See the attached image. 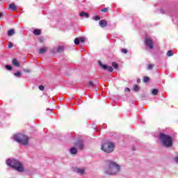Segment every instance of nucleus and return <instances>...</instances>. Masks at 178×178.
Here are the masks:
<instances>
[{"instance_id":"1","label":"nucleus","mask_w":178,"mask_h":178,"mask_svg":"<svg viewBox=\"0 0 178 178\" xmlns=\"http://www.w3.org/2000/svg\"><path fill=\"white\" fill-rule=\"evenodd\" d=\"M106 175H116L120 172V165L111 160H106L105 162Z\"/></svg>"},{"instance_id":"2","label":"nucleus","mask_w":178,"mask_h":178,"mask_svg":"<svg viewBox=\"0 0 178 178\" xmlns=\"http://www.w3.org/2000/svg\"><path fill=\"white\" fill-rule=\"evenodd\" d=\"M8 166H10L13 169H15L17 172H24V167L23 164L16 159H8L6 161Z\"/></svg>"},{"instance_id":"3","label":"nucleus","mask_w":178,"mask_h":178,"mask_svg":"<svg viewBox=\"0 0 178 178\" xmlns=\"http://www.w3.org/2000/svg\"><path fill=\"white\" fill-rule=\"evenodd\" d=\"M160 140L161 144L166 147V148H170L173 145V139L170 136L166 135L165 134H160Z\"/></svg>"},{"instance_id":"4","label":"nucleus","mask_w":178,"mask_h":178,"mask_svg":"<svg viewBox=\"0 0 178 178\" xmlns=\"http://www.w3.org/2000/svg\"><path fill=\"white\" fill-rule=\"evenodd\" d=\"M14 140L22 145H29V136L23 134H17L14 135Z\"/></svg>"},{"instance_id":"5","label":"nucleus","mask_w":178,"mask_h":178,"mask_svg":"<svg viewBox=\"0 0 178 178\" xmlns=\"http://www.w3.org/2000/svg\"><path fill=\"white\" fill-rule=\"evenodd\" d=\"M115 143L112 142H106L101 146V150L107 154H111L115 151Z\"/></svg>"},{"instance_id":"6","label":"nucleus","mask_w":178,"mask_h":178,"mask_svg":"<svg viewBox=\"0 0 178 178\" xmlns=\"http://www.w3.org/2000/svg\"><path fill=\"white\" fill-rule=\"evenodd\" d=\"M145 45L148 47L149 49H154V41L150 38H145Z\"/></svg>"},{"instance_id":"7","label":"nucleus","mask_w":178,"mask_h":178,"mask_svg":"<svg viewBox=\"0 0 178 178\" xmlns=\"http://www.w3.org/2000/svg\"><path fill=\"white\" fill-rule=\"evenodd\" d=\"M99 65L104 70H108V72H113V68L111 66L105 65L102 64V63L101 61H99Z\"/></svg>"},{"instance_id":"8","label":"nucleus","mask_w":178,"mask_h":178,"mask_svg":"<svg viewBox=\"0 0 178 178\" xmlns=\"http://www.w3.org/2000/svg\"><path fill=\"white\" fill-rule=\"evenodd\" d=\"M99 24L102 28L106 27L108 26V22L106 19L100 20Z\"/></svg>"},{"instance_id":"9","label":"nucleus","mask_w":178,"mask_h":178,"mask_svg":"<svg viewBox=\"0 0 178 178\" xmlns=\"http://www.w3.org/2000/svg\"><path fill=\"white\" fill-rule=\"evenodd\" d=\"M8 8L13 12H15V10H16V9H17V7L16 6V5L14 3L9 4Z\"/></svg>"},{"instance_id":"10","label":"nucleus","mask_w":178,"mask_h":178,"mask_svg":"<svg viewBox=\"0 0 178 178\" xmlns=\"http://www.w3.org/2000/svg\"><path fill=\"white\" fill-rule=\"evenodd\" d=\"M75 170L79 175H86V170L84 168H76Z\"/></svg>"},{"instance_id":"11","label":"nucleus","mask_w":178,"mask_h":178,"mask_svg":"<svg viewBox=\"0 0 178 178\" xmlns=\"http://www.w3.org/2000/svg\"><path fill=\"white\" fill-rule=\"evenodd\" d=\"M12 63L14 66H16L17 67H19V66H20V63H19V61L15 58L13 59Z\"/></svg>"},{"instance_id":"12","label":"nucleus","mask_w":178,"mask_h":178,"mask_svg":"<svg viewBox=\"0 0 178 178\" xmlns=\"http://www.w3.org/2000/svg\"><path fill=\"white\" fill-rule=\"evenodd\" d=\"M15 33H16V32H15V29H10L8 31V37H12V35H15Z\"/></svg>"},{"instance_id":"13","label":"nucleus","mask_w":178,"mask_h":178,"mask_svg":"<svg viewBox=\"0 0 178 178\" xmlns=\"http://www.w3.org/2000/svg\"><path fill=\"white\" fill-rule=\"evenodd\" d=\"M79 16H81V17H87V18H89L90 17V15H88V13H86V12H81L80 14H79Z\"/></svg>"},{"instance_id":"14","label":"nucleus","mask_w":178,"mask_h":178,"mask_svg":"<svg viewBox=\"0 0 178 178\" xmlns=\"http://www.w3.org/2000/svg\"><path fill=\"white\" fill-rule=\"evenodd\" d=\"M70 153L72 154V155H76V154H77V149L74 147H73L72 148H71L70 149Z\"/></svg>"},{"instance_id":"15","label":"nucleus","mask_w":178,"mask_h":178,"mask_svg":"<svg viewBox=\"0 0 178 178\" xmlns=\"http://www.w3.org/2000/svg\"><path fill=\"white\" fill-rule=\"evenodd\" d=\"M33 34L35 35H41V29H35L33 31Z\"/></svg>"},{"instance_id":"16","label":"nucleus","mask_w":178,"mask_h":178,"mask_svg":"<svg viewBox=\"0 0 178 178\" xmlns=\"http://www.w3.org/2000/svg\"><path fill=\"white\" fill-rule=\"evenodd\" d=\"M75 145L79 148V149H83V147H84V145H83V143H76V144H75Z\"/></svg>"},{"instance_id":"17","label":"nucleus","mask_w":178,"mask_h":178,"mask_svg":"<svg viewBox=\"0 0 178 178\" xmlns=\"http://www.w3.org/2000/svg\"><path fill=\"white\" fill-rule=\"evenodd\" d=\"M64 49H63V46H59L57 49V52L58 54H62V52H63Z\"/></svg>"},{"instance_id":"18","label":"nucleus","mask_w":178,"mask_h":178,"mask_svg":"<svg viewBox=\"0 0 178 178\" xmlns=\"http://www.w3.org/2000/svg\"><path fill=\"white\" fill-rule=\"evenodd\" d=\"M45 52H47V48H42L39 50V54L40 55L45 54Z\"/></svg>"},{"instance_id":"19","label":"nucleus","mask_w":178,"mask_h":178,"mask_svg":"<svg viewBox=\"0 0 178 178\" xmlns=\"http://www.w3.org/2000/svg\"><path fill=\"white\" fill-rule=\"evenodd\" d=\"M134 91H140V86H138V85H134V88H133Z\"/></svg>"},{"instance_id":"20","label":"nucleus","mask_w":178,"mask_h":178,"mask_svg":"<svg viewBox=\"0 0 178 178\" xmlns=\"http://www.w3.org/2000/svg\"><path fill=\"white\" fill-rule=\"evenodd\" d=\"M74 42L75 45H79V44H80V39H79V38H76L74 40Z\"/></svg>"},{"instance_id":"21","label":"nucleus","mask_w":178,"mask_h":178,"mask_svg":"<svg viewBox=\"0 0 178 178\" xmlns=\"http://www.w3.org/2000/svg\"><path fill=\"white\" fill-rule=\"evenodd\" d=\"M159 90L158 89H153L152 90V93L153 95H158Z\"/></svg>"},{"instance_id":"22","label":"nucleus","mask_w":178,"mask_h":178,"mask_svg":"<svg viewBox=\"0 0 178 178\" xmlns=\"http://www.w3.org/2000/svg\"><path fill=\"white\" fill-rule=\"evenodd\" d=\"M112 66L114 69H118V67H119V65H118V63L113 62L112 63Z\"/></svg>"},{"instance_id":"23","label":"nucleus","mask_w":178,"mask_h":178,"mask_svg":"<svg viewBox=\"0 0 178 178\" xmlns=\"http://www.w3.org/2000/svg\"><path fill=\"white\" fill-rule=\"evenodd\" d=\"M101 12H104V13H108V12H109V8H104L101 10Z\"/></svg>"},{"instance_id":"24","label":"nucleus","mask_w":178,"mask_h":178,"mask_svg":"<svg viewBox=\"0 0 178 178\" xmlns=\"http://www.w3.org/2000/svg\"><path fill=\"white\" fill-rule=\"evenodd\" d=\"M167 56H173V51L169 50V51L167 52Z\"/></svg>"},{"instance_id":"25","label":"nucleus","mask_w":178,"mask_h":178,"mask_svg":"<svg viewBox=\"0 0 178 178\" xmlns=\"http://www.w3.org/2000/svg\"><path fill=\"white\" fill-rule=\"evenodd\" d=\"M101 19V17L98 15H95L94 17H93V20H95L96 22H98V20H100Z\"/></svg>"},{"instance_id":"26","label":"nucleus","mask_w":178,"mask_h":178,"mask_svg":"<svg viewBox=\"0 0 178 178\" xmlns=\"http://www.w3.org/2000/svg\"><path fill=\"white\" fill-rule=\"evenodd\" d=\"M22 74V72L19 71H17L16 73H15L14 76H15L16 77H20Z\"/></svg>"},{"instance_id":"27","label":"nucleus","mask_w":178,"mask_h":178,"mask_svg":"<svg viewBox=\"0 0 178 178\" xmlns=\"http://www.w3.org/2000/svg\"><path fill=\"white\" fill-rule=\"evenodd\" d=\"M88 86H89L90 87V88H94V82L92 81H89V83H88Z\"/></svg>"},{"instance_id":"28","label":"nucleus","mask_w":178,"mask_h":178,"mask_svg":"<svg viewBox=\"0 0 178 178\" xmlns=\"http://www.w3.org/2000/svg\"><path fill=\"white\" fill-rule=\"evenodd\" d=\"M143 81H144L145 83H148V81H149V77H148V76H145V77L143 78Z\"/></svg>"},{"instance_id":"29","label":"nucleus","mask_w":178,"mask_h":178,"mask_svg":"<svg viewBox=\"0 0 178 178\" xmlns=\"http://www.w3.org/2000/svg\"><path fill=\"white\" fill-rule=\"evenodd\" d=\"M154 68V65L152 64H149L148 66H147V69L148 70H152V69Z\"/></svg>"},{"instance_id":"30","label":"nucleus","mask_w":178,"mask_h":178,"mask_svg":"<svg viewBox=\"0 0 178 178\" xmlns=\"http://www.w3.org/2000/svg\"><path fill=\"white\" fill-rule=\"evenodd\" d=\"M45 89V87L42 85L39 86V90H40V91H44V90Z\"/></svg>"},{"instance_id":"31","label":"nucleus","mask_w":178,"mask_h":178,"mask_svg":"<svg viewBox=\"0 0 178 178\" xmlns=\"http://www.w3.org/2000/svg\"><path fill=\"white\" fill-rule=\"evenodd\" d=\"M8 48H13V43L12 42H8Z\"/></svg>"},{"instance_id":"32","label":"nucleus","mask_w":178,"mask_h":178,"mask_svg":"<svg viewBox=\"0 0 178 178\" xmlns=\"http://www.w3.org/2000/svg\"><path fill=\"white\" fill-rule=\"evenodd\" d=\"M121 52H122V54H127L128 52L127 49H121Z\"/></svg>"},{"instance_id":"33","label":"nucleus","mask_w":178,"mask_h":178,"mask_svg":"<svg viewBox=\"0 0 178 178\" xmlns=\"http://www.w3.org/2000/svg\"><path fill=\"white\" fill-rule=\"evenodd\" d=\"M6 69H8V70H12V66H10V65H6Z\"/></svg>"},{"instance_id":"34","label":"nucleus","mask_w":178,"mask_h":178,"mask_svg":"<svg viewBox=\"0 0 178 178\" xmlns=\"http://www.w3.org/2000/svg\"><path fill=\"white\" fill-rule=\"evenodd\" d=\"M79 41H81V42H84L86 41V38H80Z\"/></svg>"},{"instance_id":"35","label":"nucleus","mask_w":178,"mask_h":178,"mask_svg":"<svg viewBox=\"0 0 178 178\" xmlns=\"http://www.w3.org/2000/svg\"><path fill=\"white\" fill-rule=\"evenodd\" d=\"M24 72L25 73H30V70H29V69H25V70H24Z\"/></svg>"},{"instance_id":"36","label":"nucleus","mask_w":178,"mask_h":178,"mask_svg":"<svg viewBox=\"0 0 178 178\" xmlns=\"http://www.w3.org/2000/svg\"><path fill=\"white\" fill-rule=\"evenodd\" d=\"M175 161L177 162V163H178V156L175 157Z\"/></svg>"},{"instance_id":"37","label":"nucleus","mask_w":178,"mask_h":178,"mask_svg":"<svg viewBox=\"0 0 178 178\" xmlns=\"http://www.w3.org/2000/svg\"><path fill=\"white\" fill-rule=\"evenodd\" d=\"M39 42H44V38H40Z\"/></svg>"},{"instance_id":"38","label":"nucleus","mask_w":178,"mask_h":178,"mask_svg":"<svg viewBox=\"0 0 178 178\" xmlns=\"http://www.w3.org/2000/svg\"><path fill=\"white\" fill-rule=\"evenodd\" d=\"M124 91H125V92H127V91H128V92H130V88H127L124 89Z\"/></svg>"},{"instance_id":"39","label":"nucleus","mask_w":178,"mask_h":178,"mask_svg":"<svg viewBox=\"0 0 178 178\" xmlns=\"http://www.w3.org/2000/svg\"><path fill=\"white\" fill-rule=\"evenodd\" d=\"M3 16V14L2 13H0V19Z\"/></svg>"},{"instance_id":"40","label":"nucleus","mask_w":178,"mask_h":178,"mask_svg":"<svg viewBox=\"0 0 178 178\" xmlns=\"http://www.w3.org/2000/svg\"><path fill=\"white\" fill-rule=\"evenodd\" d=\"M0 1H2V0H0Z\"/></svg>"}]
</instances>
